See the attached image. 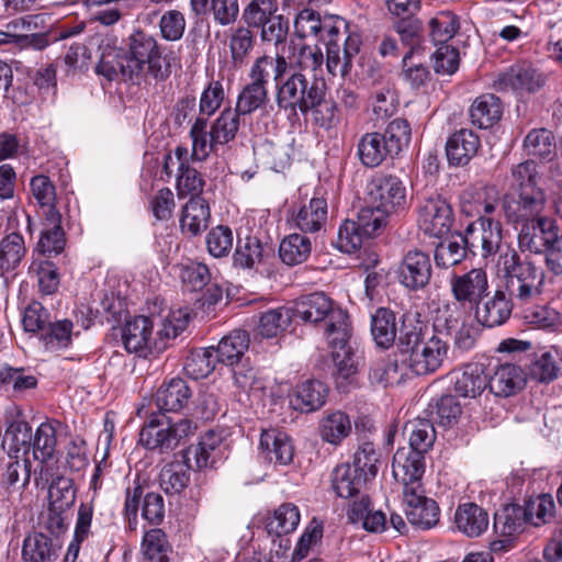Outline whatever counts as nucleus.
I'll return each instance as SVG.
<instances>
[{
    "label": "nucleus",
    "mask_w": 562,
    "mask_h": 562,
    "mask_svg": "<svg viewBox=\"0 0 562 562\" xmlns=\"http://www.w3.org/2000/svg\"><path fill=\"white\" fill-rule=\"evenodd\" d=\"M451 205L440 195H431L418 207V227L429 237L440 238L447 235L453 224Z\"/></svg>",
    "instance_id": "obj_14"
},
{
    "label": "nucleus",
    "mask_w": 562,
    "mask_h": 562,
    "mask_svg": "<svg viewBox=\"0 0 562 562\" xmlns=\"http://www.w3.org/2000/svg\"><path fill=\"white\" fill-rule=\"evenodd\" d=\"M368 482L369 480L350 468L349 463L337 465L331 474V487L341 498L357 496Z\"/></svg>",
    "instance_id": "obj_38"
},
{
    "label": "nucleus",
    "mask_w": 562,
    "mask_h": 562,
    "mask_svg": "<svg viewBox=\"0 0 562 562\" xmlns=\"http://www.w3.org/2000/svg\"><path fill=\"white\" fill-rule=\"evenodd\" d=\"M289 63L284 55L277 53L276 57L263 55L258 57L251 65L248 77L250 83L268 87L270 75L273 74L276 82V99L283 85L289 80L286 71Z\"/></svg>",
    "instance_id": "obj_22"
},
{
    "label": "nucleus",
    "mask_w": 562,
    "mask_h": 562,
    "mask_svg": "<svg viewBox=\"0 0 562 562\" xmlns=\"http://www.w3.org/2000/svg\"><path fill=\"white\" fill-rule=\"evenodd\" d=\"M191 391L188 384L179 378L164 383L156 392L155 401L160 413L179 412L189 402Z\"/></svg>",
    "instance_id": "obj_33"
},
{
    "label": "nucleus",
    "mask_w": 562,
    "mask_h": 562,
    "mask_svg": "<svg viewBox=\"0 0 562 562\" xmlns=\"http://www.w3.org/2000/svg\"><path fill=\"white\" fill-rule=\"evenodd\" d=\"M328 386L319 380H306L297 384L290 394L291 406L301 413L321 409L327 401Z\"/></svg>",
    "instance_id": "obj_23"
},
{
    "label": "nucleus",
    "mask_w": 562,
    "mask_h": 562,
    "mask_svg": "<svg viewBox=\"0 0 562 562\" xmlns=\"http://www.w3.org/2000/svg\"><path fill=\"white\" fill-rule=\"evenodd\" d=\"M539 173L533 160L522 161L512 168L509 193L525 191L527 188L539 187Z\"/></svg>",
    "instance_id": "obj_61"
},
{
    "label": "nucleus",
    "mask_w": 562,
    "mask_h": 562,
    "mask_svg": "<svg viewBox=\"0 0 562 562\" xmlns=\"http://www.w3.org/2000/svg\"><path fill=\"white\" fill-rule=\"evenodd\" d=\"M76 499V490L72 480L66 476L55 477L48 487L49 506L68 509Z\"/></svg>",
    "instance_id": "obj_62"
},
{
    "label": "nucleus",
    "mask_w": 562,
    "mask_h": 562,
    "mask_svg": "<svg viewBox=\"0 0 562 562\" xmlns=\"http://www.w3.org/2000/svg\"><path fill=\"white\" fill-rule=\"evenodd\" d=\"M394 479L403 484V493L422 488V476L425 472L424 453L409 448H400L392 462Z\"/></svg>",
    "instance_id": "obj_17"
},
{
    "label": "nucleus",
    "mask_w": 562,
    "mask_h": 562,
    "mask_svg": "<svg viewBox=\"0 0 562 562\" xmlns=\"http://www.w3.org/2000/svg\"><path fill=\"white\" fill-rule=\"evenodd\" d=\"M391 153L381 133L371 132L363 134L358 142V157L361 164L368 168L380 166Z\"/></svg>",
    "instance_id": "obj_39"
},
{
    "label": "nucleus",
    "mask_w": 562,
    "mask_h": 562,
    "mask_svg": "<svg viewBox=\"0 0 562 562\" xmlns=\"http://www.w3.org/2000/svg\"><path fill=\"white\" fill-rule=\"evenodd\" d=\"M300 519L299 507L293 503H284L268 518L266 528L270 535H288L297 528Z\"/></svg>",
    "instance_id": "obj_50"
},
{
    "label": "nucleus",
    "mask_w": 562,
    "mask_h": 562,
    "mask_svg": "<svg viewBox=\"0 0 562 562\" xmlns=\"http://www.w3.org/2000/svg\"><path fill=\"white\" fill-rule=\"evenodd\" d=\"M142 504V517L151 525H159L165 517L164 497L156 492H149L144 495L143 485L138 480H134L125 490L124 516L130 526L136 525L139 503Z\"/></svg>",
    "instance_id": "obj_10"
},
{
    "label": "nucleus",
    "mask_w": 562,
    "mask_h": 562,
    "mask_svg": "<svg viewBox=\"0 0 562 562\" xmlns=\"http://www.w3.org/2000/svg\"><path fill=\"white\" fill-rule=\"evenodd\" d=\"M294 311L286 306L271 307L260 313L258 333L265 338H273L286 330Z\"/></svg>",
    "instance_id": "obj_45"
},
{
    "label": "nucleus",
    "mask_w": 562,
    "mask_h": 562,
    "mask_svg": "<svg viewBox=\"0 0 562 562\" xmlns=\"http://www.w3.org/2000/svg\"><path fill=\"white\" fill-rule=\"evenodd\" d=\"M503 113L501 100L492 94L479 95L470 106V117L479 128H488L496 124Z\"/></svg>",
    "instance_id": "obj_37"
},
{
    "label": "nucleus",
    "mask_w": 562,
    "mask_h": 562,
    "mask_svg": "<svg viewBox=\"0 0 562 562\" xmlns=\"http://www.w3.org/2000/svg\"><path fill=\"white\" fill-rule=\"evenodd\" d=\"M404 432L408 435L409 449L425 453L434 445L436 432L429 418H415L406 423Z\"/></svg>",
    "instance_id": "obj_49"
},
{
    "label": "nucleus",
    "mask_w": 562,
    "mask_h": 562,
    "mask_svg": "<svg viewBox=\"0 0 562 562\" xmlns=\"http://www.w3.org/2000/svg\"><path fill=\"white\" fill-rule=\"evenodd\" d=\"M367 200L384 213L396 214L407 205L406 187L397 176L376 173L367 184Z\"/></svg>",
    "instance_id": "obj_7"
},
{
    "label": "nucleus",
    "mask_w": 562,
    "mask_h": 562,
    "mask_svg": "<svg viewBox=\"0 0 562 562\" xmlns=\"http://www.w3.org/2000/svg\"><path fill=\"white\" fill-rule=\"evenodd\" d=\"M449 285L452 297L462 306L473 307L490 294L488 276L483 268H472L463 273L452 271Z\"/></svg>",
    "instance_id": "obj_13"
},
{
    "label": "nucleus",
    "mask_w": 562,
    "mask_h": 562,
    "mask_svg": "<svg viewBox=\"0 0 562 562\" xmlns=\"http://www.w3.org/2000/svg\"><path fill=\"white\" fill-rule=\"evenodd\" d=\"M380 461L381 452L375 448L374 443L362 441L356 449L349 467L357 470L367 480L372 481L378 474Z\"/></svg>",
    "instance_id": "obj_52"
},
{
    "label": "nucleus",
    "mask_w": 562,
    "mask_h": 562,
    "mask_svg": "<svg viewBox=\"0 0 562 562\" xmlns=\"http://www.w3.org/2000/svg\"><path fill=\"white\" fill-rule=\"evenodd\" d=\"M462 408L453 395H442L432 398L426 409L428 418L443 427L451 426L461 416Z\"/></svg>",
    "instance_id": "obj_48"
},
{
    "label": "nucleus",
    "mask_w": 562,
    "mask_h": 562,
    "mask_svg": "<svg viewBox=\"0 0 562 562\" xmlns=\"http://www.w3.org/2000/svg\"><path fill=\"white\" fill-rule=\"evenodd\" d=\"M560 369L557 352L544 351L531 359L528 375L537 382L550 383L558 378Z\"/></svg>",
    "instance_id": "obj_54"
},
{
    "label": "nucleus",
    "mask_w": 562,
    "mask_h": 562,
    "mask_svg": "<svg viewBox=\"0 0 562 562\" xmlns=\"http://www.w3.org/2000/svg\"><path fill=\"white\" fill-rule=\"evenodd\" d=\"M496 267L504 290L516 304H528L541 295L546 274L531 258H522L516 249L506 246L498 255Z\"/></svg>",
    "instance_id": "obj_4"
},
{
    "label": "nucleus",
    "mask_w": 562,
    "mask_h": 562,
    "mask_svg": "<svg viewBox=\"0 0 562 562\" xmlns=\"http://www.w3.org/2000/svg\"><path fill=\"white\" fill-rule=\"evenodd\" d=\"M277 11V0H250L243 9L241 20L248 27L256 29L269 22Z\"/></svg>",
    "instance_id": "obj_57"
},
{
    "label": "nucleus",
    "mask_w": 562,
    "mask_h": 562,
    "mask_svg": "<svg viewBox=\"0 0 562 562\" xmlns=\"http://www.w3.org/2000/svg\"><path fill=\"white\" fill-rule=\"evenodd\" d=\"M312 252V240L308 236L292 233L285 236L279 246L280 259L288 266L305 262Z\"/></svg>",
    "instance_id": "obj_44"
},
{
    "label": "nucleus",
    "mask_w": 562,
    "mask_h": 562,
    "mask_svg": "<svg viewBox=\"0 0 562 562\" xmlns=\"http://www.w3.org/2000/svg\"><path fill=\"white\" fill-rule=\"evenodd\" d=\"M479 148V136L471 130L461 128L446 143L447 159L451 166L463 167L476 155Z\"/></svg>",
    "instance_id": "obj_24"
},
{
    "label": "nucleus",
    "mask_w": 562,
    "mask_h": 562,
    "mask_svg": "<svg viewBox=\"0 0 562 562\" xmlns=\"http://www.w3.org/2000/svg\"><path fill=\"white\" fill-rule=\"evenodd\" d=\"M27 252L24 237L19 232L5 234L0 240V270H15Z\"/></svg>",
    "instance_id": "obj_43"
},
{
    "label": "nucleus",
    "mask_w": 562,
    "mask_h": 562,
    "mask_svg": "<svg viewBox=\"0 0 562 562\" xmlns=\"http://www.w3.org/2000/svg\"><path fill=\"white\" fill-rule=\"evenodd\" d=\"M515 303V299H512L505 290L497 289L493 295L487 294L474 305L475 318L488 328L502 326L510 318Z\"/></svg>",
    "instance_id": "obj_21"
},
{
    "label": "nucleus",
    "mask_w": 562,
    "mask_h": 562,
    "mask_svg": "<svg viewBox=\"0 0 562 562\" xmlns=\"http://www.w3.org/2000/svg\"><path fill=\"white\" fill-rule=\"evenodd\" d=\"M406 518L413 526L428 530L439 522L440 509L436 501L425 496L424 488L403 493Z\"/></svg>",
    "instance_id": "obj_20"
},
{
    "label": "nucleus",
    "mask_w": 562,
    "mask_h": 562,
    "mask_svg": "<svg viewBox=\"0 0 562 562\" xmlns=\"http://www.w3.org/2000/svg\"><path fill=\"white\" fill-rule=\"evenodd\" d=\"M250 29L247 25L238 26L229 36L231 57L235 66H241L254 47L255 37Z\"/></svg>",
    "instance_id": "obj_63"
},
{
    "label": "nucleus",
    "mask_w": 562,
    "mask_h": 562,
    "mask_svg": "<svg viewBox=\"0 0 562 562\" xmlns=\"http://www.w3.org/2000/svg\"><path fill=\"white\" fill-rule=\"evenodd\" d=\"M222 437L209 430L202 435L196 445L190 446L183 453L187 463L194 462L198 470L213 467L221 458Z\"/></svg>",
    "instance_id": "obj_27"
},
{
    "label": "nucleus",
    "mask_w": 562,
    "mask_h": 562,
    "mask_svg": "<svg viewBox=\"0 0 562 562\" xmlns=\"http://www.w3.org/2000/svg\"><path fill=\"white\" fill-rule=\"evenodd\" d=\"M502 226L499 222L492 218L481 217L479 223L470 224L463 235H459V239L465 248V252L480 255L487 258L491 255L501 254L502 248Z\"/></svg>",
    "instance_id": "obj_9"
},
{
    "label": "nucleus",
    "mask_w": 562,
    "mask_h": 562,
    "mask_svg": "<svg viewBox=\"0 0 562 562\" xmlns=\"http://www.w3.org/2000/svg\"><path fill=\"white\" fill-rule=\"evenodd\" d=\"M262 245L257 237L248 236L238 243L234 252V265L243 269H251L262 259Z\"/></svg>",
    "instance_id": "obj_64"
},
{
    "label": "nucleus",
    "mask_w": 562,
    "mask_h": 562,
    "mask_svg": "<svg viewBox=\"0 0 562 562\" xmlns=\"http://www.w3.org/2000/svg\"><path fill=\"white\" fill-rule=\"evenodd\" d=\"M61 214L49 209L45 214L44 228L37 243V250L48 257L60 254L66 245L65 232L61 227Z\"/></svg>",
    "instance_id": "obj_32"
},
{
    "label": "nucleus",
    "mask_w": 562,
    "mask_h": 562,
    "mask_svg": "<svg viewBox=\"0 0 562 562\" xmlns=\"http://www.w3.org/2000/svg\"><path fill=\"white\" fill-rule=\"evenodd\" d=\"M431 260L428 254L419 250H408L400 265V282L412 291L426 288L431 279Z\"/></svg>",
    "instance_id": "obj_18"
},
{
    "label": "nucleus",
    "mask_w": 562,
    "mask_h": 562,
    "mask_svg": "<svg viewBox=\"0 0 562 562\" xmlns=\"http://www.w3.org/2000/svg\"><path fill=\"white\" fill-rule=\"evenodd\" d=\"M61 544L58 539L43 532H33L25 537L22 546L23 562H56Z\"/></svg>",
    "instance_id": "obj_28"
},
{
    "label": "nucleus",
    "mask_w": 562,
    "mask_h": 562,
    "mask_svg": "<svg viewBox=\"0 0 562 562\" xmlns=\"http://www.w3.org/2000/svg\"><path fill=\"white\" fill-rule=\"evenodd\" d=\"M143 562H170L172 547L167 535L159 528H154L144 533L142 540Z\"/></svg>",
    "instance_id": "obj_46"
},
{
    "label": "nucleus",
    "mask_w": 562,
    "mask_h": 562,
    "mask_svg": "<svg viewBox=\"0 0 562 562\" xmlns=\"http://www.w3.org/2000/svg\"><path fill=\"white\" fill-rule=\"evenodd\" d=\"M260 448L270 462L288 465L294 457V447L288 434L278 429L263 430L260 436Z\"/></svg>",
    "instance_id": "obj_31"
},
{
    "label": "nucleus",
    "mask_w": 562,
    "mask_h": 562,
    "mask_svg": "<svg viewBox=\"0 0 562 562\" xmlns=\"http://www.w3.org/2000/svg\"><path fill=\"white\" fill-rule=\"evenodd\" d=\"M78 335L79 331L74 330V323L65 318L49 322L41 338L46 350L57 351L69 348L72 338Z\"/></svg>",
    "instance_id": "obj_47"
},
{
    "label": "nucleus",
    "mask_w": 562,
    "mask_h": 562,
    "mask_svg": "<svg viewBox=\"0 0 562 562\" xmlns=\"http://www.w3.org/2000/svg\"><path fill=\"white\" fill-rule=\"evenodd\" d=\"M412 136L411 124L405 119H394L389 123L382 137L391 153V157L397 156L409 145Z\"/></svg>",
    "instance_id": "obj_58"
},
{
    "label": "nucleus",
    "mask_w": 562,
    "mask_h": 562,
    "mask_svg": "<svg viewBox=\"0 0 562 562\" xmlns=\"http://www.w3.org/2000/svg\"><path fill=\"white\" fill-rule=\"evenodd\" d=\"M289 222L303 234L315 235L325 231L328 222L327 199L316 191L308 201L292 207Z\"/></svg>",
    "instance_id": "obj_15"
},
{
    "label": "nucleus",
    "mask_w": 562,
    "mask_h": 562,
    "mask_svg": "<svg viewBox=\"0 0 562 562\" xmlns=\"http://www.w3.org/2000/svg\"><path fill=\"white\" fill-rule=\"evenodd\" d=\"M130 65L127 71L134 72L138 79L147 72L156 80L162 81L170 76V65L164 64L157 41L143 31H136L127 38V50H124Z\"/></svg>",
    "instance_id": "obj_5"
},
{
    "label": "nucleus",
    "mask_w": 562,
    "mask_h": 562,
    "mask_svg": "<svg viewBox=\"0 0 562 562\" xmlns=\"http://www.w3.org/2000/svg\"><path fill=\"white\" fill-rule=\"evenodd\" d=\"M192 463L175 461L166 464L159 474V484L162 491L169 495L183 492L190 483V469Z\"/></svg>",
    "instance_id": "obj_42"
},
{
    "label": "nucleus",
    "mask_w": 562,
    "mask_h": 562,
    "mask_svg": "<svg viewBox=\"0 0 562 562\" xmlns=\"http://www.w3.org/2000/svg\"><path fill=\"white\" fill-rule=\"evenodd\" d=\"M156 319L151 316H135L126 321L121 329V339L128 353L146 358L156 350V337H153Z\"/></svg>",
    "instance_id": "obj_16"
},
{
    "label": "nucleus",
    "mask_w": 562,
    "mask_h": 562,
    "mask_svg": "<svg viewBox=\"0 0 562 562\" xmlns=\"http://www.w3.org/2000/svg\"><path fill=\"white\" fill-rule=\"evenodd\" d=\"M544 83V76L530 65H514L498 75L493 87L498 92H533Z\"/></svg>",
    "instance_id": "obj_19"
},
{
    "label": "nucleus",
    "mask_w": 562,
    "mask_h": 562,
    "mask_svg": "<svg viewBox=\"0 0 562 562\" xmlns=\"http://www.w3.org/2000/svg\"><path fill=\"white\" fill-rule=\"evenodd\" d=\"M211 220L209 203L202 196H192L182 207L180 229L182 234L194 237L204 232Z\"/></svg>",
    "instance_id": "obj_30"
},
{
    "label": "nucleus",
    "mask_w": 562,
    "mask_h": 562,
    "mask_svg": "<svg viewBox=\"0 0 562 562\" xmlns=\"http://www.w3.org/2000/svg\"><path fill=\"white\" fill-rule=\"evenodd\" d=\"M215 369V357L213 347L209 349H199L192 351L184 361L183 370L186 374L200 380L206 378Z\"/></svg>",
    "instance_id": "obj_59"
},
{
    "label": "nucleus",
    "mask_w": 562,
    "mask_h": 562,
    "mask_svg": "<svg viewBox=\"0 0 562 562\" xmlns=\"http://www.w3.org/2000/svg\"><path fill=\"white\" fill-rule=\"evenodd\" d=\"M130 65L125 52L117 48L103 49L100 60L95 66V72L104 77L108 81H113L119 78L123 80L137 79L134 72L127 71Z\"/></svg>",
    "instance_id": "obj_36"
},
{
    "label": "nucleus",
    "mask_w": 562,
    "mask_h": 562,
    "mask_svg": "<svg viewBox=\"0 0 562 562\" xmlns=\"http://www.w3.org/2000/svg\"><path fill=\"white\" fill-rule=\"evenodd\" d=\"M453 522L458 531L469 538H476L487 530L490 518L487 512L481 506L464 503L457 507Z\"/></svg>",
    "instance_id": "obj_29"
},
{
    "label": "nucleus",
    "mask_w": 562,
    "mask_h": 562,
    "mask_svg": "<svg viewBox=\"0 0 562 562\" xmlns=\"http://www.w3.org/2000/svg\"><path fill=\"white\" fill-rule=\"evenodd\" d=\"M555 509V504L551 495L549 494H540L536 497H530L529 499L525 501V504L522 507H513L512 509H506L504 515V521H503V532L513 535L516 532L521 524L520 521H516L515 519H512V515L509 512L513 513H521L524 520L526 522H529L536 527L541 526L543 524H547L549 519L553 517ZM503 516H495V526L502 521Z\"/></svg>",
    "instance_id": "obj_12"
},
{
    "label": "nucleus",
    "mask_w": 562,
    "mask_h": 562,
    "mask_svg": "<svg viewBox=\"0 0 562 562\" xmlns=\"http://www.w3.org/2000/svg\"><path fill=\"white\" fill-rule=\"evenodd\" d=\"M465 258V248L460 239H448L439 243L434 255L436 267L441 269L456 267Z\"/></svg>",
    "instance_id": "obj_60"
},
{
    "label": "nucleus",
    "mask_w": 562,
    "mask_h": 562,
    "mask_svg": "<svg viewBox=\"0 0 562 562\" xmlns=\"http://www.w3.org/2000/svg\"><path fill=\"white\" fill-rule=\"evenodd\" d=\"M524 148L529 156L550 160L555 150L554 136L547 128L532 130L524 139Z\"/></svg>",
    "instance_id": "obj_56"
},
{
    "label": "nucleus",
    "mask_w": 562,
    "mask_h": 562,
    "mask_svg": "<svg viewBox=\"0 0 562 562\" xmlns=\"http://www.w3.org/2000/svg\"><path fill=\"white\" fill-rule=\"evenodd\" d=\"M459 27L458 16L450 11H440L429 20V35L435 45L447 44Z\"/></svg>",
    "instance_id": "obj_55"
},
{
    "label": "nucleus",
    "mask_w": 562,
    "mask_h": 562,
    "mask_svg": "<svg viewBox=\"0 0 562 562\" xmlns=\"http://www.w3.org/2000/svg\"><path fill=\"white\" fill-rule=\"evenodd\" d=\"M268 100V87L248 82L239 91L234 110L244 117L263 108Z\"/></svg>",
    "instance_id": "obj_53"
},
{
    "label": "nucleus",
    "mask_w": 562,
    "mask_h": 562,
    "mask_svg": "<svg viewBox=\"0 0 562 562\" xmlns=\"http://www.w3.org/2000/svg\"><path fill=\"white\" fill-rule=\"evenodd\" d=\"M189 419L171 422L165 414H151L139 432V442L149 450L167 453L175 450L182 439L195 430Z\"/></svg>",
    "instance_id": "obj_6"
},
{
    "label": "nucleus",
    "mask_w": 562,
    "mask_h": 562,
    "mask_svg": "<svg viewBox=\"0 0 562 562\" xmlns=\"http://www.w3.org/2000/svg\"><path fill=\"white\" fill-rule=\"evenodd\" d=\"M487 387V375L480 364H468L457 373L453 382L454 392L462 397L475 398Z\"/></svg>",
    "instance_id": "obj_40"
},
{
    "label": "nucleus",
    "mask_w": 562,
    "mask_h": 562,
    "mask_svg": "<svg viewBox=\"0 0 562 562\" xmlns=\"http://www.w3.org/2000/svg\"><path fill=\"white\" fill-rule=\"evenodd\" d=\"M249 347V335L246 330L236 329L221 339L217 347H213L215 360L226 366L240 362Z\"/></svg>",
    "instance_id": "obj_35"
},
{
    "label": "nucleus",
    "mask_w": 562,
    "mask_h": 562,
    "mask_svg": "<svg viewBox=\"0 0 562 562\" xmlns=\"http://www.w3.org/2000/svg\"><path fill=\"white\" fill-rule=\"evenodd\" d=\"M294 315L305 323H325V338L337 374L348 379L357 372V360L351 346V325L346 311L323 292L301 296L294 305Z\"/></svg>",
    "instance_id": "obj_1"
},
{
    "label": "nucleus",
    "mask_w": 562,
    "mask_h": 562,
    "mask_svg": "<svg viewBox=\"0 0 562 562\" xmlns=\"http://www.w3.org/2000/svg\"><path fill=\"white\" fill-rule=\"evenodd\" d=\"M547 196L540 187L507 193L503 198V212L509 223H518L544 215Z\"/></svg>",
    "instance_id": "obj_11"
},
{
    "label": "nucleus",
    "mask_w": 562,
    "mask_h": 562,
    "mask_svg": "<svg viewBox=\"0 0 562 562\" xmlns=\"http://www.w3.org/2000/svg\"><path fill=\"white\" fill-rule=\"evenodd\" d=\"M156 319V351L165 350L168 342L177 338L191 319L188 308L169 310L166 315H151Z\"/></svg>",
    "instance_id": "obj_26"
},
{
    "label": "nucleus",
    "mask_w": 562,
    "mask_h": 562,
    "mask_svg": "<svg viewBox=\"0 0 562 562\" xmlns=\"http://www.w3.org/2000/svg\"><path fill=\"white\" fill-rule=\"evenodd\" d=\"M277 106L289 117L310 114L313 122L325 130L331 128L336 121L337 105L326 98L325 82L310 80L301 70L289 75V80L279 91Z\"/></svg>",
    "instance_id": "obj_2"
},
{
    "label": "nucleus",
    "mask_w": 562,
    "mask_h": 562,
    "mask_svg": "<svg viewBox=\"0 0 562 562\" xmlns=\"http://www.w3.org/2000/svg\"><path fill=\"white\" fill-rule=\"evenodd\" d=\"M352 424L349 415L342 411L326 413L318 425V432L323 441L331 446H340L349 437Z\"/></svg>",
    "instance_id": "obj_34"
},
{
    "label": "nucleus",
    "mask_w": 562,
    "mask_h": 562,
    "mask_svg": "<svg viewBox=\"0 0 562 562\" xmlns=\"http://www.w3.org/2000/svg\"><path fill=\"white\" fill-rule=\"evenodd\" d=\"M526 383V374L519 366L513 363L501 364L493 375L487 379L491 393L499 397H509L521 391Z\"/></svg>",
    "instance_id": "obj_25"
},
{
    "label": "nucleus",
    "mask_w": 562,
    "mask_h": 562,
    "mask_svg": "<svg viewBox=\"0 0 562 562\" xmlns=\"http://www.w3.org/2000/svg\"><path fill=\"white\" fill-rule=\"evenodd\" d=\"M402 362L416 375L438 371L448 356L449 345L439 335L429 334L423 323L404 317L396 344Z\"/></svg>",
    "instance_id": "obj_3"
},
{
    "label": "nucleus",
    "mask_w": 562,
    "mask_h": 562,
    "mask_svg": "<svg viewBox=\"0 0 562 562\" xmlns=\"http://www.w3.org/2000/svg\"><path fill=\"white\" fill-rule=\"evenodd\" d=\"M371 333L375 344L384 349L393 346L396 339L395 313L386 307H379L371 317Z\"/></svg>",
    "instance_id": "obj_41"
},
{
    "label": "nucleus",
    "mask_w": 562,
    "mask_h": 562,
    "mask_svg": "<svg viewBox=\"0 0 562 562\" xmlns=\"http://www.w3.org/2000/svg\"><path fill=\"white\" fill-rule=\"evenodd\" d=\"M241 117L234 109H224L210 127V136L213 143L223 146L234 140L239 130Z\"/></svg>",
    "instance_id": "obj_51"
},
{
    "label": "nucleus",
    "mask_w": 562,
    "mask_h": 562,
    "mask_svg": "<svg viewBox=\"0 0 562 562\" xmlns=\"http://www.w3.org/2000/svg\"><path fill=\"white\" fill-rule=\"evenodd\" d=\"M518 232V247L521 251L540 255L561 234L557 221L548 215H541L515 225Z\"/></svg>",
    "instance_id": "obj_8"
}]
</instances>
